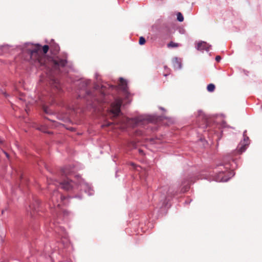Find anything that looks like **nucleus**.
Listing matches in <instances>:
<instances>
[{
  "label": "nucleus",
  "mask_w": 262,
  "mask_h": 262,
  "mask_svg": "<svg viewBox=\"0 0 262 262\" xmlns=\"http://www.w3.org/2000/svg\"><path fill=\"white\" fill-rule=\"evenodd\" d=\"M139 152H140V153H141V154H142V153H143V150H141V149H139Z\"/></svg>",
  "instance_id": "22"
},
{
  "label": "nucleus",
  "mask_w": 262,
  "mask_h": 262,
  "mask_svg": "<svg viewBox=\"0 0 262 262\" xmlns=\"http://www.w3.org/2000/svg\"><path fill=\"white\" fill-rule=\"evenodd\" d=\"M0 143H3V141H2L1 139H0Z\"/></svg>",
  "instance_id": "24"
},
{
  "label": "nucleus",
  "mask_w": 262,
  "mask_h": 262,
  "mask_svg": "<svg viewBox=\"0 0 262 262\" xmlns=\"http://www.w3.org/2000/svg\"><path fill=\"white\" fill-rule=\"evenodd\" d=\"M140 121H141V120L139 118L131 119H128L127 118L123 117L122 118V120L120 122H117V123L123 124L126 126L129 125V124H130L132 123L135 124V125H139Z\"/></svg>",
  "instance_id": "4"
},
{
  "label": "nucleus",
  "mask_w": 262,
  "mask_h": 262,
  "mask_svg": "<svg viewBox=\"0 0 262 262\" xmlns=\"http://www.w3.org/2000/svg\"><path fill=\"white\" fill-rule=\"evenodd\" d=\"M70 173H71V172L67 168H64L61 170L62 175L65 176L66 177H67L68 176L70 175Z\"/></svg>",
  "instance_id": "11"
},
{
  "label": "nucleus",
  "mask_w": 262,
  "mask_h": 262,
  "mask_svg": "<svg viewBox=\"0 0 262 262\" xmlns=\"http://www.w3.org/2000/svg\"><path fill=\"white\" fill-rule=\"evenodd\" d=\"M27 182V180L25 179L23 176L20 177V183L19 185V187L20 189H23L24 188V185L26 184Z\"/></svg>",
  "instance_id": "10"
},
{
  "label": "nucleus",
  "mask_w": 262,
  "mask_h": 262,
  "mask_svg": "<svg viewBox=\"0 0 262 262\" xmlns=\"http://www.w3.org/2000/svg\"><path fill=\"white\" fill-rule=\"evenodd\" d=\"M158 118L155 117H151L149 118L148 121L152 123H156L158 121Z\"/></svg>",
  "instance_id": "14"
},
{
  "label": "nucleus",
  "mask_w": 262,
  "mask_h": 262,
  "mask_svg": "<svg viewBox=\"0 0 262 262\" xmlns=\"http://www.w3.org/2000/svg\"><path fill=\"white\" fill-rule=\"evenodd\" d=\"M207 89L209 92H213L215 89V85L212 83H210L207 85Z\"/></svg>",
  "instance_id": "12"
},
{
  "label": "nucleus",
  "mask_w": 262,
  "mask_h": 262,
  "mask_svg": "<svg viewBox=\"0 0 262 262\" xmlns=\"http://www.w3.org/2000/svg\"><path fill=\"white\" fill-rule=\"evenodd\" d=\"M178 63L179 64V68H180L181 67L180 64L179 63H178Z\"/></svg>",
  "instance_id": "26"
},
{
  "label": "nucleus",
  "mask_w": 262,
  "mask_h": 262,
  "mask_svg": "<svg viewBox=\"0 0 262 262\" xmlns=\"http://www.w3.org/2000/svg\"><path fill=\"white\" fill-rule=\"evenodd\" d=\"M111 124H112V123H108L107 124L103 125V126H108L111 125Z\"/></svg>",
  "instance_id": "19"
},
{
  "label": "nucleus",
  "mask_w": 262,
  "mask_h": 262,
  "mask_svg": "<svg viewBox=\"0 0 262 262\" xmlns=\"http://www.w3.org/2000/svg\"><path fill=\"white\" fill-rule=\"evenodd\" d=\"M188 188H189V187H187H187H185V189H184V190H182V191H183V192H185V191H187V190H188Z\"/></svg>",
  "instance_id": "18"
},
{
  "label": "nucleus",
  "mask_w": 262,
  "mask_h": 262,
  "mask_svg": "<svg viewBox=\"0 0 262 262\" xmlns=\"http://www.w3.org/2000/svg\"><path fill=\"white\" fill-rule=\"evenodd\" d=\"M49 47L45 45L42 47L39 45L32 47L27 50L30 58L37 66H43L47 69V75L52 80L53 86L57 90L60 89L58 80L54 79V75L58 73L60 68L63 67L67 63V60L59 57L54 59L47 58L45 54L48 52Z\"/></svg>",
  "instance_id": "1"
},
{
  "label": "nucleus",
  "mask_w": 262,
  "mask_h": 262,
  "mask_svg": "<svg viewBox=\"0 0 262 262\" xmlns=\"http://www.w3.org/2000/svg\"><path fill=\"white\" fill-rule=\"evenodd\" d=\"M210 47L211 46L208 45L207 42L201 41L198 43L196 49L200 51L206 50V51H208Z\"/></svg>",
  "instance_id": "6"
},
{
  "label": "nucleus",
  "mask_w": 262,
  "mask_h": 262,
  "mask_svg": "<svg viewBox=\"0 0 262 262\" xmlns=\"http://www.w3.org/2000/svg\"><path fill=\"white\" fill-rule=\"evenodd\" d=\"M57 184L60 185L63 189L68 191L73 188L74 182L68 178H67L61 182H56L55 183H49L48 189L50 191H53L51 197V201L54 207H59L60 205V203L65 199L64 196L55 190Z\"/></svg>",
  "instance_id": "2"
},
{
  "label": "nucleus",
  "mask_w": 262,
  "mask_h": 262,
  "mask_svg": "<svg viewBox=\"0 0 262 262\" xmlns=\"http://www.w3.org/2000/svg\"><path fill=\"white\" fill-rule=\"evenodd\" d=\"M38 202L37 201H35V203L30 204L29 206V207L27 209L28 213L31 216L33 217L35 215L37 212V207H38Z\"/></svg>",
  "instance_id": "5"
},
{
  "label": "nucleus",
  "mask_w": 262,
  "mask_h": 262,
  "mask_svg": "<svg viewBox=\"0 0 262 262\" xmlns=\"http://www.w3.org/2000/svg\"><path fill=\"white\" fill-rule=\"evenodd\" d=\"M145 39L143 37L141 36L139 38V43L140 45H143L145 43Z\"/></svg>",
  "instance_id": "15"
},
{
  "label": "nucleus",
  "mask_w": 262,
  "mask_h": 262,
  "mask_svg": "<svg viewBox=\"0 0 262 262\" xmlns=\"http://www.w3.org/2000/svg\"><path fill=\"white\" fill-rule=\"evenodd\" d=\"M58 48H59V47L58 46H56L55 47V50L57 51L58 50Z\"/></svg>",
  "instance_id": "21"
},
{
  "label": "nucleus",
  "mask_w": 262,
  "mask_h": 262,
  "mask_svg": "<svg viewBox=\"0 0 262 262\" xmlns=\"http://www.w3.org/2000/svg\"><path fill=\"white\" fill-rule=\"evenodd\" d=\"M249 138L248 137H247V138H245L244 140V143L241 144V146L240 147H238V152L239 154H242L243 152H244L246 149V146L248 145L249 144Z\"/></svg>",
  "instance_id": "7"
},
{
  "label": "nucleus",
  "mask_w": 262,
  "mask_h": 262,
  "mask_svg": "<svg viewBox=\"0 0 262 262\" xmlns=\"http://www.w3.org/2000/svg\"><path fill=\"white\" fill-rule=\"evenodd\" d=\"M215 60L216 61L219 62L221 60V57L220 56H216Z\"/></svg>",
  "instance_id": "17"
},
{
  "label": "nucleus",
  "mask_w": 262,
  "mask_h": 262,
  "mask_svg": "<svg viewBox=\"0 0 262 262\" xmlns=\"http://www.w3.org/2000/svg\"><path fill=\"white\" fill-rule=\"evenodd\" d=\"M87 95L89 96L91 95V93L90 92H86Z\"/></svg>",
  "instance_id": "20"
},
{
  "label": "nucleus",
  "mask_w": 262,
  "mask_h": 262,
  "mask_svg": "<svg viewBox=\"0 0 262 262\" xmlns=\"http://www.w3.org/2000/svg\"><path fill=\"white\" fill-rule=\"evenodd\" d=\"M120 86L121 88L124 91H126L127 83L126 81L122 78H120Z\"/></svg>",
  "instance_id": "8"
},
{
  "label": "nucleus",
  "mask_w": 262,
  "mask_h": 262,
  "mask_svg": "<svg viewBox=\"0 0 262 262\" xmlns=\"http://www.w3.org/2000/svg\"><path fill=\"white\" fill-rule=\"evenodd\" d=\"M122 100L120 99H116L111 104V112L113 114V117H116L120 113V107L122 105Z\"/></svg>",
  "instance_id": "3"
},
{
  "label": "nucleus",
  "mask_w": 262,
  "mask_h": 262,
  "mask_svg": "<svg viewBox=\"0 0 262 262\" xmlns=\"http://www.w3.org/2000/svg\"><path fill=\"white\" fill-rule=\"evenodd\" d=\"M131 165H132L133 166H134H134H135V165L134 163H132V164H131Z\"/></svg>",
  "instance_id": "23"
},
{
  "label": "nucleus",
  "mask_w": 262,
  "mask_h": 262,
  "mask_svg": "<svg viewBox=\"0 0 262 262\" xmlns=\"http://www.w3.org/2000/svg\"><path fill=\"white\" fill-rule=\"evenodd\" d=\"M167 46L168 48H176L179 47V44L173 41H170Z\"/></svg>",
  "instance_id": "9"
},
{
  "label": "nucleus",
  "mask_w": 262,
  "mask_h": 262,
  "mask_svg": "<svg viewBox=\"0 0 262 262\" xmlns=\"http://www.w3.org/2000/svg\"><path fill=\"white\" fill-rule=\"evenodd\" d=\"M5 154H6V155L7 156V157H8V154H7L6 152H5Z\"/></svg>",
  "instance_id": "25"
},
{
  "label": "nucleus",
  "mask_w": 262,
  "mask_h": 262,
  "mask_svg": "<svg viewBox=\"0 0 262 262\" xmlns=\"http://www.w3.org/2000/svg\"><path fill=\"white\" fill-rule=\"evenodd\" d=\"M177 20L180 22H182L184 20V17L183 15L181 12H178L177 13Z\"/></svg>",
  "instance_id": "13"
},
{
  "label": "nucleus",
  "mask_w": 262,
  "mask_h": 262,
  "mask_svg": "<svg viewBox=\"0 0 262 262\" xmlns=\"http://www.w3.org/2000/svg\"><path fill=\"white\" fill-rule=\"evenodd\" d=\"M90 83H91V81L89 80H85L83 82V83H84V85L85 86H88Z\"/></svg>",
  "instance_id": "16"
}]
</instances>
